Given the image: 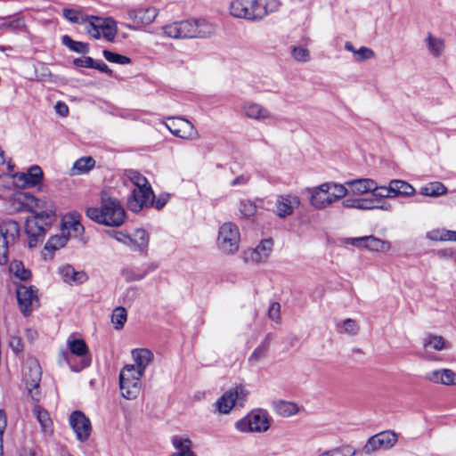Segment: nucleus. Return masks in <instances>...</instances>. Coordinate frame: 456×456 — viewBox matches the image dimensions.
Returning a JSON list of instances; mask_svg holds the SVG:
<instances>
[{
  "label": "nucleus",
  "instance_id": "nucleus-6",
  "mask_svg": "<svg viewBox=\"0 0 456 456\" xmlns=\"http://www.w3.org/2000/svg\"><path fill=\"white\" fill-rule=\"evenodd\" d=\"M305 191L309 195V204L319 210L330 208L346 196V190L344 185L332 181L308 187Z\"/></svg>",
  "mask_w": 456,
  "mask_h": 456
},
{
  "label": "nucleus",
  "instance_id": "nucleus-20",
  "mask_svg": "<svg viewBox=\"0 0 456 456\" xmlns=\"http://www.w3.org/2000/svg\"><path fill=\"white\" fill-rule=\"evenodd\" d=\"M42 168L34 165L30 167L28 172L16 173L12 175L14 183L20 187H34L40 184L43 181Z\"/></svg>",
  "mask_w": 456,
  "mask_h": 456
},
{
  "label": "nucleus",
  "instance_id": "nucleus-27",
  "mask_svg": "<svg viewBox=\"0 0 456 456\" xmlns=\"http://www.w3.org/2000/svg\"><path fill=\"white\" fill-rule=\"evenodd\" d=\"M68 346H69L70 352L73 354H75L77 356L84 357L81 361V366L78 368H75V367L71 366L72 370L79 371L81 369H84L90 365V362H91L90 358L85 357L88 353V348L84 340H82V339H69Z\"/></svg>",
  "mask_w": 456,
  "mask_h": 456
},
{
  "label": "nucleus",
  "instance_id": "nucleus-62",
  "mask_svg": "<svg viewBox=\"0 0 456 456\" xmlns=\"http://www.w3.org/2000/svg\"><path fill=\"white\" fill-rule=\"evenodd\" d=\"M55 110L58 114H60L61 116L62 117H65L68 115L69 113V108L68 106L64 103V102H58L56 104H55Z\"/></svg>",
  "mask_w": 456,
  "mask_h": 456
},
{
  "label": "nucleus",
  "instance_id": "nucleus-56",
  "mask_svg": "<svg viewBox=\"0 0 456 456\" xmlns=\"http://www.w3.org/2000/svg\"><path fill=\"white\" fill-rule=\"evenodd\" d=\"M94 63V59L92 57H83V58H77L74 60V64L77 67L82 68H93Z\"/></svg>",
  "mask_w": 456,
  "mask_h": 456
},
{
  "label": "nucleus",
  "instance_id": "nucleus-44",
  "mask_svg": "<svg viewBox=\"0 0 456 456\" xmlns=\"http://www.w3.org/2000/svg\"><path fill=\"white\" fill-rule=\"evenodd\" d=\"M68 236L62 232L61 234L52 236L46 242L45 249L48 251H55L63 248L68 242Z\"/></svg>",
  "mask_w": 456,
  "mask_h": 456
},
{
  "label": "nucleus",
  "instance_id": "nucleus-8",
  "mask_svg": "<svg viewBox=\"0 0 456 456\" xmlns=\"http://www.w3.org/2000/svg\"><path fill=\"white\" fill-rule=\"evenodd\" d=\"M23 382L26 387L28 396L33 402H39L42 397L40 381L42 376L39 362L35 359L28 360L23 367Z\"/></svg>",
  "mask_w": 456,
  "mask_h": 456
},
{
  "label": "nucleus",
  "instance_id": "nucleus-24",
  "mask_svg": "<svg viewBox=\"0 0 456 456\" xmlns=\"http://www.w3.org/2000/svg\"><path fill=\"white\" fill-rule=\"evenodd\" d=\"M241 109L247 118L254 120L264 122L273 117L268 109L256 102H245Z\"/></svg>",
  "mask_w": 456,
  "mask_h": 456
},
{
  "label": "nucleus",
  "instance_id": "nucleus-64",
  "mask_svg": "<svg viewBox=\"0 0 456 456\" xmlns=\"http://www.w3.org/2000/svg\"><path fill=\"white\" fill-rule=\"evenodd\" d=\"M27 338L28 340L33 341L37 337V332L35 330L28 329L26 330Z\"/></svg>",
  "mask_w": 456,
  "mask_h": 456
},
{
  "label": "nucleus",
  "instance_id": "nucleus-30",
  "mask_svg": "<svg viewBox=\"0 0 456 456\" xmlns=\"http://www.w3.org/2000/svg\"><path fill=\"white\" fill-rule=\"evenodd\" d=\"M149 244V234L144 229H136L129 234V247L133 250H144Z\"/></svg>",
  "mask_w": 456,
  "mask_h": 456
},
{
  "label": "nucleus",
  "instance_id": "nucleus-50",
  "mask_svg": "<svg viewBox=\"0 0 456 456\" xmlns=\"http://www.w3.org/2000/svg\"><path fill=\"white\" fill-rule=\"evenodd\" d=\"M292 57L300 62H306L310 61V52L308 49L302 46H295L291 51Z\"/></svg>",
  "mask_w": 456,
  "mask_h": 456
},
{
  "label": "nucleus",
  "instance_id": "nucleus-46",
  "mask_svg": "<svg viewBox=\"0 0 456 456\" xmlns=\"http://www.w3.org/2000/svg\"><path fill=\"white\" fill-rule=\"evenodd\" d=\"M62 15L69 21L75 24H84L88 19V16L85 15L81 11L69 8L62 10Z\"/></svg>",
  "mask_w": 456,
  "mask_h": 456
},
{
  "label": "nucleus",
  "instance_id": "nucleus-23",
  "mask_svg": "<svg viewBox=\"0 0 456 456\" xmlns=\"http://www.w3.org/2000/svg\"><path fill=\"white\" fill-rule=\"evenodd\" d=\"M158 265L153 263H145L140 266H126L121 271V274L126 282L139 281L149 273L154 272Z\"/></svg>",
  "mask_w": 456,
  "mask_h": 456
},
{
  "label": "nucleus",
  "instance_id": "nucleus-4",
  "mask_svg": "<svg viewBox=\"0 0 456 456\" xmlns=\"http://www.w3.org/2000/svg\"><path fill=\"white\" fill-rule=\"evenodd\" d=\"M276 0H233L230 4L232 16L247 20H260L279 10Z\"/></svg>",
  "mask_w": 456,
  "mask_h": 456
},
{
  "label": "nucleus",
  "instance_id": "nucleus-26",
  "mask_svg": "<svg viewBox=\"0 0 456 456\" xmlns=\"http://www.w3.org/2000/svg\"><path fill=\"white\" fill-rule=\"evenodd\" d=\"M59 274L64 282L69 285H78L88 280L87 274L83 271H76L70 265H65L59 268Z\"/></svg>",
  "mask_w": 456,
  "mask_h": 456
},
{
  "label": "nucleus",
  "instance_id": "nucleus-7",
  "mask_svg": "<svg viewBox=\"0 0 456 456\" xmlns=\"http://www.w3.org/2000/svg\"><path fill=\"white\" fill-rule=\"evenodd\" d=\"M165 34L173 38L208 37L215 32L213 24L205 20H186L164 27Z\"/></svg>",
  "mask_w": 456,
  "mask_h": 456
},
{
  "label": "nucleus",
  "instance_id": "nucleus-51",
  "mask_svg": "<svg viewBox=\"0 0 456 456\" xmlns=\"http://www.w3.org/2000/svg\"><path fill=\"white\" fill-rule=\"evenodd\" d=\"M25 27L24 20L21 18H15L8 22L3 23L0 28L2 29H9L13 32H18L23 29Z\"/></svg>",
  "mask_w": 456,
  "mask_h": 456
},
{
  "label": "nucleus",
  "instance_id": "nucleus-45",
  "mask_svg": "<svg viewBox=\"0 0 456 456\" xmlns=\"http://www.w3.org/2000/svg\"><path fill=\"white\" fill-rule=\"evenodd\" d=\"M62 44L71 51L77 53H86L89 52V47L86 44L75 41L68 35H64L61 38Z\"/></svg>",
  "mask_w": 456,
  "mask_h": 456
},
{
  "label": "nucleus",
  "instance_id": "nucleus-60",
  "mask_svg": "<svg viewBox=\"0 0 456 456\" xmlns=\"http://www.w3.org/2000/svg\"><path fill=\"white\" fill-rule=\"evenodd\" d=\"M249 176L248 175H240L231 182V186L245 185L248 183Z\"/></svg>",
  "mask_w": 456,
  "mask_h": 456
},
{
  "label": "nucleus",
  "instance_id": "nucleus-43",
  "mask_svg": "<svg viewBox=\"0 0 456 456\" xmlns=\"http://www.w3.org/2000/svg\"><path fill=\"white\" fill-rule=\"evenodd\" d=\"M126 320L127 313L125 307L118 306L113 310L111 314V322L116 330H121L126 322Z\"/></svg>",
  "mask_w": 456,
  "mask_h": 456
},
{
  "label": "nucleus",
  "instance_id": "nucleus-5",
  "mask_svg": "<svg viewBox=\"0 0 456 456\" xmlns=\"http://www.w3.org/2000/svg\"><path fill=\"white\" fill-rule=\"evenodd\" d=\"M86 216L97 224L118 227L123 224L126 212L120 202L111 197H102L99 208H88Z\"/></svg>",
  "mask_w": 456,
  "mask_h": 456
},
{
  "label": "nucleus",
  "instance_id": "nucleus-28",
  "mask_svg": "<svg viewBox=\"0 0 456 456\" xmlns=\"http://www.w3.org/2000/svg\"><path fill=\"white\" fill-rule=\"evenodd\" d=\"M342 206L346 208H355L362 210H369L373 208L387 209V207H378L374 204V200L371 199H357V198H346L343 200Z\"/></svg>",
  "mask_w": 456,
  "mask_h": 456
},
{
  "label": "nucleus",
  "instance_id": "nucleus-25",
  "mask_svg": "<svg viewBox=\"0 0 456 456\" xmlns=\"http://www.w3.org/2000/svg\"><path fill=\"white\" fill-rule=\"evenodd\" d=\"M424 379L444 386L456 385V372L450 369L435 370L425 373Z\"/></svg>",
  "mask_w": 456,
  "mask_h": 456
},
{
  "label": "nucleus",
  "instance_id": "nucleus-13",
  "mask_svg": "<svg viewBox=\"0 0 456 456\" xmlns=\"http://www.w3.org/2000/svg\"><path fill=\"white\" fill-rule=\"evenodd\" d=\"M340 243L345 247L347 245H352L358 248H366L374 252H387L391 248V245L388 241L383 240L372 235L343 238L340 240Z\"/></svg>",
  "mask_w": 456,
  "mask_h": 456
},
{
  "label": "nucleus",
  "instance_id": "nucleus-14",
  "mask_svg": "<svg viewBox=\"0 0 456 456\" xmlns=\"http://www.w3.org/2000/svg\"><path fill=\"white\" fill-rule=\"evenodd\" d=\"M158 10L152 6H140L127 10V17L133 22L127 28L133 30L142 29L152 23L158 16Z\"/></svg>",
  "mask_w": 456,
  "mask_h": 456
},
{
  "label": "nucleus",
  "instance_id": "nucleus-15",
  "mask_svg": "<svg viewBox=\"0 0 456 456\" xmlns=\"http://www.w3.org/2000/svg\"><path fill=\"white\" fill-rule=\"evenodd\" d=\"M164 125L169 132L176 137L185 140H194L199 136L197 129L185 118H167Z\"/></svg>",
  "mask_w": 456,
  "mask_h": 456
},
{
  "label": "nucleus",
  "instance_id": "nucleus-9",
  "mask_svg": "<svg viewBox=\"0 0 456 456\" xmlns=\"http://www.w3.org/2000/svg\"><path fill=\"white\" fill-rule=\"evenodd\" d=\"M20 237V226L17 222L6 220L0 224V265L9 262V251Z\"/></svg>",
  "mask_w": 456,
  "mask_h": 456
},
{
  "label": "nucleus",
  "instance_id": "nucleus-34",
  "mask_svg": "<svg viewBox=\"0 0 456 456\" xmlns=\"http://www.w3.org/2000/svg\"><path fill=\"white\" fill-rule=\"evenodd\" d=\"M33 413L39 422L42 431L45 434H50L52 432V420L48 411L37 404L33 409Z\"/></svg>",
  "mask_w": 456,
  "mask_h": 456
},
{
  "label": "nucleus",
  "instance_id": "nucleus-42",
  "mask_svg": "<svg viewBox=\"0 0 456 456\" xmlns=\"http://www.w3.org/2000/svg\"><path fill=\"white\" fill-rule=\"evenodd\" d=\"M355 454V449L350 445H345L320 452L317 456H354Z\"/></svg>",
  "mask_w": 456,
  "mask_h": 456
},
{
  "label": "nucleus",
  "instance_id": "nucleus-39",
  "mask_svg": "<svg viewBox=\"0 0 456 456\" xmlns=\"http://www.w3.org/2000/svg\"><path fill=\"white\" fill-rule=\"evenodd\" d=\"M104 23L101 29V37H102L106 41L111 42L117 35L116 21L110 18L103 19Z\"/></svg>",
  "mask_w": 456,
  "mask_h": 456
},
{
  "label": "nucleus",
  "instance_id": "nucleus-38",
  "mask_svg": "<svg viewBox=\"0 0 456 456\" xmlns=\"http://www.w3.org/2000/svg\"><path fill=\"white\" fill-rule=\"evenodd\" d=\"M337 331L340 334H346L349 336L356 335L359 331V325L356 321L353 319H346L336 325Z\"/></svg>",
  "mask_w": 456,
  "mask_h": 456
},
{
  "label": "nucleus",
  "instance_id": "nucleus-37",
  "mask_svg": "<svg viewBox=\"0 0 456 456\" xmlns=\"http://www.w3.org/2000/svg\"><path fill=\"white\" fill-rule=\"evenodd\" d=\"M10 273L20 281H28L31 277V272L26 268L22 262L14 260L10 264Z\"/></svg>",
  "mask_w": 456,
  "mask_h": 456
},
{
  "label": "nucleus",
  "instance_id": "nucleus-53",
  "mask_svg": "<svg viewBox=\"0 0 456 456\" xmlns=\"http://www.w3.org/2000/svg\"><path fill=\"white\" fill-rule=\"evenodd\" d=\"M371 195L375 199H383V198H393V194L388 191V186H378L373 191H371Z\"/></svg>",
  "mask_w": 456,
  "mask_h": 456
},
{
  "label": "nucleus",
  "instance_id": "nucleus-54",
  "mask_svg": "<svg viewBox=\"0 0 456 456\" xmlns=\"http://www.w3.org/2000/svg\"><path fill=\"white\" fill-rule=\"evenodd\" d=\"M281 305L277 302L270 305L268 309V315L273 321L278 322L280 320Z\"/></svg>",
  "mask_w": 456,
  "mask_h": 456
},
{
  "label": "nucleus",
  "instance_id": "nucleus-58",
  "mask_svg": "<svg viewBox=\"0 0 456 456\" xmlns=\"http://www.w3.org/2000/svg\"><path fill=\"white\" fill-rule=\"evenodd\" d=\"M9 344L12 351L16 354L21 352L23 349L21 339L19 337H12Z\"/></svg>",
  "mask_w": 456,
  "mask_h": 456
},
{
  "label": "nucleus",
  "instance_id": "nucleus-1",
  "mask_svg": "<svg viewBox=\"0 0 456 456\" xmlns=\"http://www.w3.org/2000/svg\"><path fill=\"white\" fill-rule=\"evenodd\" d=\"M13 211H29L34 215L26 221V232L29 236V246L33 247L37 241L43 240L46 230L55 221V213L51 208L40 210L43 208L42 200L26 192H16L11 198Z\"/></svg>",
  "mask_w": 456,
  "mask_h": 456
},
{
  "label": "nucleus",
  "instance_id": "nucleus-63",
  "mask_svg": "<svg viewBox=\"0 0 456 456\" xmlns=\"http://www.w3.org/2000/svg\"><path fill=\"white\" fill-rule=\"evenodd\" d=\"M71 225L73 227L74 232L77 234H80V233L83 232L84 227H83V225L79 222L74 221Z\"/></svg>",
  "mask_w": 456,
  "mask_h": 456
},
{
  "label": "nucleus",
  "instance_id": "nucleus-10",
  "mask_svg": "<svg viewBox=\"0 0 456 456\" xmlns=\"http://www.w3.org/2000/svg\"><path fill=\"white\" fill-rule=\"evenodd\" d=\"M240 233L239 227L232 222L224 223L218 231L216 244L226 255H233L239 250Z\"/></svg>",
  "mask_w": 456,
  "mask_h": 456
},
{
  "label": "nucleus",
  "instance_id": "nucleus-33",
  "mask_svg": "<svg viewBox=\"0 0 456 456\" xmlns=\"http://www.w3.org/2000/svg\"><path fill=\"white\" fill-rule=\"evenodd\" d=\"M104 20L102 18L96 16H88L85 24V29L86 33L94 39L101 38V29L102 28V24Z\"/></svg>",
  "mask_w": 456,
  "mask_h": 456
},
{
  "label": "nucleus",
  "instance_id": "nucleus-29",
  "mask_svg": "<svg viewBox=\"0 0 456 456\" xmlns=\"http://www.w3.org/2000/svg\"><path fill=\"white\" fill-rule=\"evenodd\" d=\"M388 191L392 192L393 198L397 196L410 197L416 192L411 184L403 180H391L388 184Z\"/></svg>",
  "mask_w": 456,
  "mask_h": 456
},
{
  "label": "nucleus",
  "instance_id": "nucleus-48",
  "mask_svg": "<svg viewBox=\"0 0 456 456\" xmlns=\"http://www.w3.org/2000/svg\"><path fill=\"white\" fill-rule=\"evenodd\" d=\"M268 349V342L266 339L261 342V344L255 348V350L252 352L251 355L248 358V361L250 362H257L259 360H261L266 354Z\"/></svg>",
  "mask_w": 456,
  "mask_h": 456
},
{
  "label": "nucleus",
  "instance_id": "nucleus-2",
  "mask_svg": "<svg viewBox=\"0 0 456 456\" xmlns=\"http://www.w3.org/2000/svg\"><path fill=\"white\" fill-rule=\"evenodd\" d=\"M135 365H126L119 374L121 395L127 400L135 399L141 391V379L148 365L153 360L152 353L146 348H136L132 351Z\"/></svg>",
  "mask_w": 456,
  "mask_h": 456
},
{
  "label": "nucleus",
  "instance_id": "nucleus-17",
  "mask_svg": "<svg viewBox=\"0 0 456 456\" xmlns=\"http://www.w3.org/2000/svg\"><path fill=\"white\" fill-rule=\"evenodd\" d=\"M16 296L20 310L25 316L29 315L38 305L37 289L34 286H18Z\"/></svg>",
  "mask_w": 456,
  "mask_h": 456
},
{
  "label": "nucleus",
  "instance_id": "nucleus-61",
  "mask_svg": "<svg viewBox=\"0 0 456 456\" xmlns=\"http://www.w3.org/2000/svg\"><path fill=\"white\" fill-rule=\"evenodd\" d=\"M113 237L119 242L129 246V234H125L120 232H113Z\"/></svg>",
  "mask_w": 456,
  "mask_h": 456
},
{
  "label": "nucleus",
  "instance_id": "nucleus-22",
  "mask_svg": "<svg viewBox=\"0 0 456 456\" xmlns=\"http://www.w3.org/2000/svg\"><path fill=\"white\" fill-rule=\"evenodd\" d=\"M346 190V196H362L377 188V183L370 178H361L346 181L342 183Z\"/></svg>",
  "mask_w": 456,
  "mask_h": 456
},
{
  "label": "nucleus",
  "instance_id": "nucleus-59",
  "mask_svg": "<svg viewBox=\"0 0 456 456\" xmlns=\"http://www.w3.org/2000/svg\"><path fill=\"white\" fill-rule=\"evenodd\" d=\"M168 199V194L159 195L156 200H153L151 206H154L157 209H160L167 204ZM149 207H151V205Z\"/></svg>",
  "mask_w": 456,
  "mask_h": 456
},
{
  "label": "nucleus",
  "instance_id": "nucleus-3",
  "mask_svg": "<svg viewBox=\"0 0 456 456\" xmlns=\"http://www.w3.org/2000/svg\"><path fill=\"white\" fill-rule=\"evenodd\" d=\"M123 183L131 189V194L127 199V208L134 213L140 212L143 208H148L155 199L152 188L147 178L134 169L126 170L123 176Z\"/></svg>",
  "mask_w": 456,
  "mask_h": 456
},
{
  "label": "nucleus",
  "instance_id": "nucleus-21",
  "mask_svg": "<svg viewBox=\"0 0 456 456\" xmlns=\"http://www.w3.org/2000/svg\"><path fill=\"white\" fill-rule=\"evenodd\" d=\"M301 204L298 196L293 194L280 195L275 202V213L281 218H285L291 216L294 210Z\"/></svg>",
  "mask_w": 456,
  "mask_h": 456
},
{
  "label": "nucleus",
  "instance_id": "nucleus-12",
  "mask_svg": "<svg viewBox=\"0 0 456 456\" xmlns=\"http://www.w3.org/2000/svg\"><path fill=\"white\" fill-rule=\"evenodd\" d=\"M240 432H265L270 428L268 413L263 410L253 411L235 423Z\"/></svg>",
  "mask_w": 456,
  "mask_h": 456
},
{
  "label": "nucleus",
  "instance_id": "nucleus-40",
  "mask_svg": "<svg viewBox=\"0 0 456 456\" xmlns=\"http://www.w3.org/2000/svg\"><path fill=\"white\" fill-rule=\"evenodd\" d=\"M423 346L435 351H442L446 348V342L441 336L428 335L424 338Z\"/></svg>",
  "mask_w": 456,
  "mask_h": 456
},
{
  "label": "nucleus",
  "instance_id": "nucleus-11",
  "mask_svg": "<svg viewBox=\"0 0 456 456\" xmlns=\"http://www.w3.org/2000/svg\"><path fill=\"white\" fill-rule=\"evenodd\" d=\"M248 395L243 385H235L216 402V407L220 413L228 414L236 406L243 407Z\"/></svg>",
  "mask_w": 456,
  "mask_h": 456
},
{
  "label": "nucleus",
  "instance_id": "nucleus-32",
  "mask_svg": "<svg viewBox=\"0 0 456 456\" xmlns=\"http://www.w3.org/2000/svg\"><path fill=\"white\" fill-rule=\"evenodd\" d=\"M95 165V160L92 157H82L77 159L70 171V175H79L88 173Z\"/></svg>",
  "mask_w": 456,
  "mask_h": 456
},
{
  "label": "nucleus",
  "instance_id": "nucleus-55",
  "mask_svg": "<svg viewBox=\"0 0 456 456\" xmlns=\"http://www.w3.org/2000/svg\"><path fill=\"white\" fill-rule=\"evenodd\" d=\"M6 428V416L4 412L0 410V456L4 455L3 448V434Z\"/></svg>",
  "mask_w": 456,
  "mask_h": 456
},
{
  "label": "nucleus",
  "instance_id": "nucleus-47",
  "mask_svg": "<svg viewBox=\"0 0 456 456\" xmlns=\"http://www.w3.org/2000/svg\"><path fill=\"white\" fill-rule=\"evenodd\" d=\"M102 53L104 58L110 62L118 63L121 65L129 64L131 62L130 58L125 55L110 52L109 50H104Z\"/></svg>",
  "mask_w": 456,
  "mask_h": 456
},
{
  "label": "nucleus",
  "instance_id": "nucleus-57",
  "mask_svg": "<svg viewBox=\"0 0 456 456\" xmlns=\"http://www.w3.org/2000/svg\"><path fill=\"white\" fill-rule=\"evenodd\" d=\"M92 69L100 70L101 72L106 73L109 76H112V70L101 60H94V63Z\"/></svg>",
  "mask_w": 456,
  "mask_h": 456
},
{
  "label": "nucleus",
  "instance_id": "nucleus-49",
  "mask_svg": "<svg viewBox=\"0 0 456 456\" xmlns=\"http://www.w3.org/2000/svg\"><path fill=\"white\" fill-rule=\"evenodd\" d=\"M239 210L242 216L250 217L256 212V206L248 200H243L240 202Z\"/></svg>",
  "mask_w": 456,
  "mask_h": 456
},
{
  "label": "nucleus",
  "instance_id": "nucleus-18",
  "mask_svg": "<svg viewBox=\"0 0 456 456\" xmlns=\"http://www.w3.org/2000/svg\"><path fill=\"white\" fill-rule=\"evenodd\" d=\"M273 247L272 239L262 240L255 248H249L242 253V258L246 263L261 264L265 262Z\"/></svg>",
  "mask_w": 456,
  "mask_h": 456
},
{
  "label": "nucleus",
  "instance_id": "nucleus-41",
  "mask_svg": "<svg viewBox=\"0 0 456 456\" xmlns=\"http://www.w3.org/2000/svg\"><path fill=\"white\" fill-rule=\"evenodd\" d=\"M428 52L434 57H438L444 50V40L441 38L434 37L429 34L426 38Z\"/></svg>",
  "mask_w": 456,
  "mask_h": 456
},
{
  "label": "nucleus",
  "instance_id": "nucleus-19",
  "mask_svg": "<svg viewBox=\"0 0 456 456\" xmlns=\"http://www.w3.org/2000/svg\"><path fill=\"white\" fill-rule=\"evenodd\" d=\"M69 424L78 441L86 442L89 438L92 431L91 421L82 411H73L69 416Z\"/></svg>",
  "mask_w": 456,
  "mask_h": 456
},
{
  "label": "nucleus",
  "instance_id": "nucleus-52",
  "mask_svg": "<svg viewBox=\"0 0 456 456\" xmlns=\"http://www.w3.org/2000/svg\"><path fill=\"white\" fill-rule=\"evenodd\" d=\"M374 52L366 46H362L357 52H354V61H362L366 60H370L374 58Z\"/></svg>",
  "mask_w": 456,
  "mask_h": 456
},
{
  "label": "nucleus",
  "instance_id": "nucleus-31",
  "mask_svg": "<svg viewBox=\"0 0 456 456\" xmlns=\"http://www.w3.org/2000/svg\"><path fill=\"white\" fill-rule=\"evenodd\" d=\"M426 238L432 241H455L456 231L444 228L433 229L426 233Z\"/></svg>",
  "mask_w": 456,
  "mask_h": 456
},
{
  "label": "nucleus",
  "instance_id": "nucleus-16",
  "mask_svg": "<svg viewBox=\"0 0 456 456\" xmlns=\"http://www.w3.org/2000/svg\"><path fill=\"white\" fill-rule=\"evenodd\" d=\"M397 441V435L393 431H383L370 437L365 444L362 452L371 454L380 450L392 448Z\"/></svg>",
  "mask_w": 456,
  "mask_h": 456
},
{
  "label": "nucleus",
  "instance_id": "nucleus-36",
  "mask_svg": "<svg viewBox=\"0 0 456 456\" xmlns=\"http://www.w3.org/2000/svg\"><path fill=\"white\" fill-rule=\"evenodd\" d=\"M298 410L297 405L292 402L279 401L274 403L275 412L283 418H288L297 414Z\"/></svg>",
  "mask_w": 456,
  "mask_h": 456
},
{
  "label": "nucleus",
  "instance_id": "nucleus-35",
  "mask_svg": "<svg viewBox=\"0 0 456 456\" xmlns=\"http://www.w3.org/2000/svg\"><path fill=\"white\" fill-rule=\"evenodd\" d=\"M420 194L428 197H439L447 192V188L441 182H431L422 186Z\"/></svg>",
  "mask_w": 456,
  "mask_h": 456
}]
</instances>
